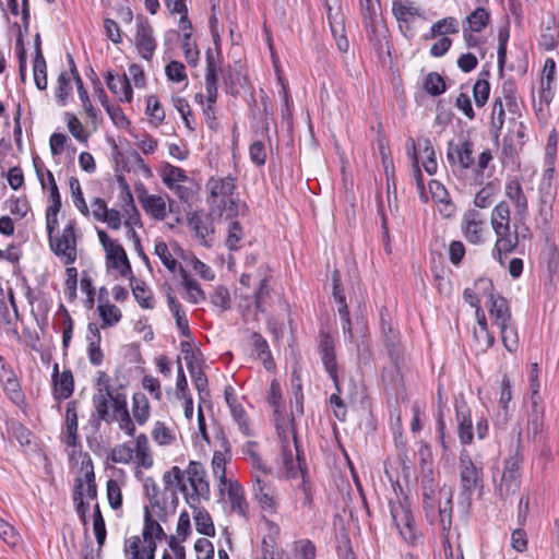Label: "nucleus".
Listing matches in <instances>:
<instances>
[{
    "instance_id": "obj_1",
    "label": "nucleus",
    "mask_w": 559,
    "mask_h": 559,
    "mask_svg": "<svg viewBox=\"0 0 559 559\" xmlns=\"http://www.w3.org/2000/svg\"><path fill=\"white\" fill-rule=\"evenodd\" d=\"M423 497V510L429 524L433 525L439 520L442 532L448 535L452 526L453 489L451 486H442L436 491L433 473L429 468L424 471L420 478Z\"/></svg>"
},
{
    "instance_id": "obj_2",
    "label": "nucleus",
    "mask_w": 559,
    "mask_h": 559,
    "mask_svg": "<svg viewBox=\"0 0 559 559\" xmlns=\"http://www.w3.org/2000/svg\"><path fill=\"white\" fill-rule=\"evenodd\" d=\"M523 473V454L520 445H516L503 462V468L499 481L495 486V495L502 501H507L520 491Z\"/></svg>"
},
{
    "instance_id": "obj_3",
    "label": "nucleus",
    "mask_w": 559,
    "mask_h": 559,
    "mask_svg": "<svg viewBox=\"0 0 559 559\" xmlns=\"http://www.w3.org/2000/svg\"><path fill=\"white\" fill-rule=\"evenodd\" d=\"M389 509L392 521L402 538L411 545H416L419 542L421 535L418 533L415 526V521L408 499L406 497L403 500L391 499L389 501Z\"/></svg>"
},
{
    "instance_id": "obj_4",
    "label": "nucleus",
    "mask_w": 559,
    "mask_h": 559,
    "mask_svg": "<svg viewBox=\"0 0 559 559\" xmlns=\"http://www.w3.org/2000/svg\"><path fill=\"white\" fill-rule=\"evenodd\" d=\"M51 251L63 260L64 264H73L76 260L75 222L69 221L59 237L49 239Z\"/></svg>"
},
{
    "instance_id": "obj_5",
    "label": "nucleus",
    "mask_w": 559,
    "mask_h": 559,
    "mask_svg": "<svg viewBox=\"0 0 559 559\" xmlns=\"http://www.w3.org/2000/svg\"><path fill=\"white\" fill-rule=\"evenodd\" d=\"M475 286L484 293H488L490 301L489 313L493 318L498 326L507 325L511 321V310L507 298L503 296H495L492 294V282L489 278H479Z\"/></svg>"
},
{
    "instance_id": "obj_6",
    "label": "nucleus",
    "mask_w": 559,
    "mask_h": 559,
    "mask_svg": "<svg viewBox=\"0 0 559 559\" xmlns=\"http://www.w3.org/2000/svg\"><path fill=\"white\" fill-rule=\"evenodd\" d=\"M473 143L468 139L457 142L450 141L447 147V159L453 171H464L475 164L473 157Z\"/></svg>"
},
{
    "instance_id": "obj_7",
    "label": "nucleus",
    "mask_w": 559,
    "mask_h": 559,
    "mask_svg": "<svg viewBox=\"0 0 559 559\" xmlns=\"http://www.w3.org/2000/svg\"><path fill=\"white\" fill-rule=\"evenodd\" d=\"M188 480L193 489L191 495H185L190 507L195 508L200 499L210 498V485L205 480V469L200 462L191 461L187 468Z\"/></svg>"
},
{
    "instance_id": "obj_8",
    "label": "nucleus",
    "mask_w": 559,
    "mask_h": 559,
    "mask_svg": "<svg viewBox=\"0 0 559 559\" xmlns=\"http://www.w3.org/2000/svg\"><path fill=\"white\" fill-rule=\"evenodd\" d=\"M318 352L324 370L333 381L335 390H338V365L336 361L335 343L331 334L321 330L319 332Z\"/></svg>"
},
{
    "instance_id": "obj_9",
    "label": "nucleus",
    "mask_w": 559,
    "mask_h": 559,
    "mask_svg": "<svg viewBox=\"0 0 559 559\" xmlns=\"http://www.w3.org/2000/svg\"><path fill=\"white\" fill-rule=\"evenodd\" d=\"M380 329L388 354L395 368L399 369L400 360L402 358L400 333L393 328L385 308H382L380 311Z\"/></svg>"
},
{
    "instance_id": "obj_10",
    "label": "nucleus",
    "mask_w": 559,
    "mask_h": 559,
    "mask_svg": "<svg viewBox=\"0 0 559 559\" xmlns=\"http://www.w3.org/2000/svg\"><path fill=\"white\" fill-rule=\"evenodd\" d=\"M153 33L154 31L148 20L139 15L136 17V33L134 40L138 52L145 60H151L156 49V41Z\"/></svg>"
},
{
    "instance_id": "obj_11",
    "label": "nucleus",
    "mask_w": 559,
    "mask_h": 559,
    "mask_svg": "<svg viewBox=\"0 0 559 559\" xmlns=\"http://www.w3.org/2000/svg\"><path fill=\"white\" fill-rule=\"evenodd\" d=\"M294 444L296 450V457L294 459L293 451L288 444L286 437L282 440V459L288 478L299 477V473L307 472V463L302 450L299 447L297 436L294 435Z\"/></svg>"
},
{
    "instance_id": "obj_12",
    "label": "nucleus",
    "mask_w": 559,
    "mask_h": 559,
    "mask_svg": "<svg viewBox=\"0 0 559 559\" xmlns=\"http://www.w3.org/2000/svg\"><path fill=\"white\" fill-rule=\"evenodd\" d=\"M392 13L399 22V27L403 35L407 38L415 36V32L411 24L416 17L421 16L419 8L415 7L408 0H394L392 3Z\"/></svg>"
},
{
    "instance_id": "obj_13",
    "label": "nucleus",
    "mask_w": 559,
    "mask_h": 559,
    "mask_svg": "<svg viewBox=\"0 0 559 559\" xmlns=\"http://www.w3.org/2000/svg\"><path fill=\"white\" fill-rule=\"evenodd\" d=\"M51 381L53 385L55 400L60 402L72 396L74 391V378L70 369H64L61 373H59V365L55 364L52 368Z\"/></svg>"
},
{
    "instance_id": "obj_14",
    "label": "nucleus",
    "mask_w": 559,
    "mask_h": 559,
    "mask_svg": "<svg viewBox=\"0 0 559 559\" xmlns=\"http://www.w3.org/2000/svg\"><path fill=\"white\" fill-rule=\"evenodd\" d=\"M504 192L514 205L516 218L525 222L528 217V202L520 181L516 178L509 180Z\"/></svg>"
},
{
    "instance_id": "obj_15",
    "label": "nucleus",
    "mask_w": 559,
    "mask_h": 559,
    "mask_svg": "<svg viewBox=\"0 0 559 559\" xmlns=\"http://www.w3.org/2000/svg\"><path fill=\"white\" fill-rule=\"evenodd\" d=\"M455 418L457 421V436L461 443H472L474 435L471 409L464 400L455 402Z\"/></svg>"
},
{
    "instance_id": "obj_16",
    "label": "nucleus",
    "mask_w": 559,
    "mask_h": 559,
    "mask_svg": "<svg viewBox=\"0 0 559 559\" xmlns=\"http://www.w3.org/2000/svg\"><path fill=\"white\" fill-rule=\"evenodd\" d=\"M483 225L484 221L477 210L472 209L464 213L462 219V231L469 243L477 245L483 241Z\"/></svg>"
},
{
    "instance_id": "obj_17",
    "label": "nucleus",
    "mask_w": 559,
    "mask_h": 559,
    "mask_svg": "<svg viewBox=\"0 0 559 559\" xmlns=\"http://www.w3.org/2000/svg\"><path fill=\"white\" fill-rule=\"evenodd\" d=\"M497 235V240L493 247V254L497 253L499 255V262L502 264V254L511 253L519 245L520 241V233L518 225H514V230L511 231L510 225L507 226V230H499Z\"/></svg>"
},
{
    "instance_id": "obj_18",
    "label": "nucleus",
    "mask_w": 559,
    "mask_h": 559,
    "mask_svg": "<svg viewBox=\"0 0 559 559\" xmlns=\"http://www.w3.org/2000/svg\"><path fill=\"white\" fill-rule=\"evenodd\" d=\"M219 69L212 49L209 48L206 51L205 90L206 99L210 104H215L217 99V71Z\"/></svg>"
},
{
    "instance_id": "obj_19",
    "label": "nucleus",
    "mask_w": 559,
    "mask_h": 559,
    "mask_svg": "<svg viewBox=\"0 0 559 559\" xmlns=\"http://www.w3.org/2000/svg\"><path fill=\"white\" fill-rule=\"evenodd\" d=\"M253 496L263 510L270 513H274L276 511L273 488L258 475H254Z\"/></svg>"
},
{
    "instance_id": "obj_20",
    "label": "nucleus",
    "mask_w": 559,
    "mask_h": 559,
    "mask_svg": "<svg viewBox=\"0 0 559 559\" xmlns=\"http://www.w3.org/2000/svg\"><path fill=\"white\" fill-rule=\"evenodd\" d=\"M462 493L469 497L473 491L483 487V468L477 465L460 468Z\"/></svg>"
},
{
    "instance_id": "obj_21",
    "label": "nucleus",
    "mask_w": 559,
    "mask_h": 559,
    "mask_svg": "<svg viewBox=\"0 0 559 559\" xmlns=\"http://www.w3.org/2000/svg\"><path fill=\"white\" fill-rule=\"evenodd\" d=\"M227 495L233 512L242 518H247L249 506L246 501L243 488L237 480H229L227 484Z\"/></svg>"
},
{
    "instance_id": "obj_22",
    "label": "nucleus",
    "mask_w": 559,
    "mask_h": 559,
    "mask_svg": "<svg viewBox=\"0 0 559 559\" xmlns=\"http://www.w3.org/2000/svg\"><path fill=\"white\" fill-rule=\"evenodd\" d=\"M106 84L109 91L117 95L120 102L130 103L132 100V87L127 74L116 79L111 71L106 74Z\"/></svg>"
},
{
    "instance_id": "obj_23",
    "label": "nucleus",
    "mask_w": 559,
    "mask_h": 559,
    "mask_svg": "<svg viewBox=\"0 0 559 559\" xmlns=\"http://www.w3.org/2000/svg\"><path fill=\"white\" fill-rule=\"evenodd\" d=\"M64 443L70 448H75L80 444L78 436V414L75 401H70L67 404Z\"/></svg>"
},
{
    "instance_id": "obj_24",
    "label": "nucleus",
    "mask_w": 559,
    "mask_h": 559,
    "mask_svg": "<svg viewBox=\"0 0 559 559\" xmlns=\"http://www.w3.org/2000/svg\"><path fill=\"white\" fill-rule=\"evenodd\" d=\"M139 200L144 211L154 219L163 221L166 217V202L162 197L155 194L148 195L144 190L143 193L139 195Z\"/></svg>"
},
{
    "instance_id": "obj_25",
    "label": "nucleus",
    "mask_w": 559,
    "mask_h": 559,
    "mask_svg": "<svg viewBox=\"0 0 559 559\" xmlns=\"http://www.w3.org/2000/svg\"><path fill=\"white\" fill-rule=\"evenodd\" d=\"M207 186L212 198L222 197L221 205L225 209L226 201L224 199L233 195L236 189L235 178L231 176H227L225 178H211Z\"/></svg>"
},
{
    "instance_id": "obj_26",
    "label": "nucleus",
    "mask_w": 559,
    "mask_h": 559,
    "mask_svg": "<svg viewBox=\"0 0 559 559\" xmlns=\"http://www.w3.org/2000/svg\"><path fill=\"white\" fill-rule=\"evenodd\" d=\"M110 397H112L111 393L97 392L93 395V406L95 408L97 420L96 427L98 428L100 421H105L107 424L112 423L116 419L115 415L109 413V403Z\"/></svg>"
},
{
    "instance_id": "obj_27",
    "label": "nucleus",
    "mask_w": 559,
    "mask_h": 559,
    "mask_svg": "<svg viewBox=\"0 0 559 559\" xmlns=\"http://www.w3.org/2000/svg\"><path fill=\"white\" fill-rule=\"evenodd\" d=\"M179 275L181 277V283L185 286L188 300L194 305L200 304L206 300V296L204 290L201 288L200 284L191 278L190 274L182 267H179Z\"/></svg>"
},
{
    "instance_id": "obj_28",
    "label": "nucleus",
    "mask_w": 559,
    "mask_h": 559,
    "mask_svg": "<svg viewBox=\"0 0 559 559\" xmlns=\"http://www.w3.org/2000/svg\"><path fill=\"white\" fill-rule=\"evenodd\" d=\"M510 225V207L506 201L498 203L491 213V226L495 234H499V230H507V226Z\"/></svg>"
},
{
    "instance_id": "obj_29",
    "label": "nucleus",
    "mask_w": 559,
    "mask_h": 559,
    "mask_svg": "<svg viewBox=\"0 0 559 559\" xmlns=\"http://www.w3.org/2000/svg\"><path fill=\"white\" fill-rule=\"evenodd\" d=\"M251 341L258 354V358L263 362L264 367L267 370L274 368V360L266 340L260 333L254 332L252 333Z\"/></svg>"
},
{
    "instance_id": "obj_30",
    "label": "nucleus",
    "mask_w": 559,
    "mask_h": 559,
    "mask_svg": "<svg viewBox=\"0 0 559 559\" xmlns=\"http://www.w3.org/2000/svg\"><path fill=\"white\" fill-rule=\"evenodd\" d=\"M132 414L139 425H144L150 417V404L144 393L138 392L132 397Z\"/></svg>"
},
{
    "instance_id": "obj_31",
    "label": "nucleus",
    "mask_w": 559,
    "mask_h": 559,
    "mask_svg": "<svg viewBox=\"0 0 559 559\" xmlns=\"http://www.w3.org/2000/svg\"><path fill=\"white\" fill-rule=\"evenodd\" d=\"M98 311L103 329L117 324L122 317L120 309L108 300L98 305Z\"/></svg>"
},
{
    "instance_id": "obj_32",
    "label": "nucleus",
    "mask_w": 559,
    "mask_h": 559,
    "mask_svg": "<svg viewBox=\"0 0 559 559\" xmlns=\"http://www.w3.org/2000/svg\"><path fill=\"white\" fill-rule=\"evenodd\" d=\"M490 21V13L483 7L475 9L465 19V23L471 32H481Z\"/></svg>"
},
{
    "instance_id": "obj_33",
    "label": "nucleus",
    "mask_w": 559,
    "mask_h": 559,
    "mask_svg": "<svg viewBox=\"0 0 559 559\" xmlns=\"http://www.w3.org/2000/svg\"><path fill=\"white\" fill-rule=\"evenodd\" d=\"M162 540L166 538V533L164 532L163 527L157 523L151 514V511L148 507H145L144 509V527L142 532V536L144 540H151V537Z\"/></svg>"
},
{
    "instance_id": "obj_34",
    "label": "nucleus",
    "mask_w": 559,
    "mask_h": 559,
    "mask_svg": "<svg viewBox=\"0 0 559 559\" xmlns=\"http://www.w3.org/2000/svg\"><path fill=\"white\" fill-rule=\"evenodd\" d=\"M160 176L163 182L170 189L180 181H187L188 176L182 168L165 163L162 167Z\"/></svg>"
},
{
    "instance_id": "obj_35",
    "label": "nucleus",
    "mask_w": 559,
    "mask_h": 559,
    "mask_svg": "<svg viewBox=\"0 0 559 559\" xmlns=\"http://www.w3.org/2000/svg\"><path fill=\"white\" fill-rule=\"evenodd\" d=\"M135 300L143 309H153L154 299L152 292L143 281H135L130 284Z\"/></svg>"
},
{
    "instance_id": "obj_36",
    "label": "nucleus",
    "mask_w": 559,
    "mask_h": 559,
    "mask_svg": "<svg viewBox=\"0 0 559 559\" xmlns=\"http://www.w3.org/2000/svg\"><path fill=\"white\" fill-rule=\"evenodd\" d=\"M84 484L82 478H76L75 486L73 489V502L75 504V511L79 518L82 520L84 524L87 523V512L90 510V504L84 502Z\"/></svg>"
},
{
    "instance_id": "obj_37",
    "label": "nucleus",
    "mask_w": 559,
    "mask_h": 559,
    "mask_svg": "<svg viewBox=\"0 0 559 559\" xmlns=\"http://www.w3.org/2000/svg\"><path fill=\"white\" fill-rule=\"evenodd\" d=\"M188 371H189V373L192 378L193 384L199 393V401H200L199 405L202 406V404L205 403L206 400L210 397V391L207 389V384H209L207 377L202 371L201 367H197V368L188 370Z\"/></svg>"
},
{
    "instance_id": "obj_38",
    "label": "nucleus",
    "mask_w": 559,
    "mask_h": 559,
    "mask_svg": "<svg viewBox=\"0 0 559 559\" xmlns=\"http://www.w3.org/2000/svg\"><path fill=\"white\" fill-rule=\"evenodd\" d=\"M423 88L429 95L436 97L447 91V85L443 78L437 72H429L424 79Z\"/></svg>"
},
{
    "instance_id": "obj_39",
    "label": "nucleus",
    "mask_w": 559,
    "mask_h": 559,
    "mask_svg": "<svg viewBox=\"0 0 559 559\" xmlns=\"http://www.w3.org/2000/svg\"><path fill=\"white\" fill-rule=\"evenodd\" d=\"M512 400L511 392V382L507 374L503 376L501 382V393L499 399L500 412L498 414L499 417L502 418L503 423H507L509 419V403Z\"/></svg>"
},
{
    "instance_id": "obj_40",
    "label": "nucleus",
    "mask_w": 559,
    "mask_h": 559,
    "mask_svg": "<svg viewBox=\"0 0 559 559\" xmlns=\"http://www.w3.org/2000/svg\"><path fill=\"white\" fill-rule=\"evenodd\" d=\"M135 453L138 463L145 468H148L153 465V459L150 453L148 440L144 433H141L136 437L135 440Z\"/></svg>"
},
{
    "instance_id": "obj_41",
    "label": "nucleus",
    "mask_w": 559,
    "mask_h": 559,
    "mask_svg": "<svg viewBox=\"0 0 559 559\" xmlns=\"http://www.w3.org/2000/svg\"><path fill=\"white\" fill-rule=\"evenodd\" d=\"M530 377H531V386L533 389V393H532L533 412L531 414V417H532V423L535 425V428H537L538 420H539L540 414H542L538 409V405H537V401H536V397L538 396V388H539L538 365L537 364H532Z\"/></svg>"
},
{
    "instance_id": "obj_42",
    "label": "nucleus",
    "mask_w": 559,
    "mask_h": 559,
    "mask_svg": "<svg viewBox=\"0 0 559 559\" xmlns=\"http://www.w3.org/2000/svg\"><path fill=\"white\" fill-rule=\"evenodd\" d=\"M3 391L7 396L17 406L24 404L25 395L22 391L21 384L17 380V377L9 378L7 381L2 382Z\"/></svg>"
},
{
    "instance_id": "obj_43",
    "label": "nucleus",
    "mask_w": 559,
    "mask_h": 559,
    "mask_svg": "<svg viewBox=\"0 0 559 559\" xmlns=\"http://www.w3.org/2000/svg\"><path fill=\"white\" fill-rule=\"evenodd\" d=\"M195 528L199 534L205 536H214L215 527L210 513L204 510H198L194 514Z\"/></svg>"
},
{
    "instance_id": "obj_44",
    "label": "nucleus",
    "mask_w": 559,
    "mask_h": 559,
    "mask_svg": "<svg viewBox=\"0 0 559 559\" xmlns=\"http://www.w3.org/2000/svg\"><path fill=\"white\" fill-rule=\"evenodd\" d=\"M154 251L169 272L174 273L181 266L169 251V248L165 241L156 242Z\"/></svg>"
},
{
    "instance_id": "obj_45",
    "label": "nucleus",
    "mask_w": 559,
    "mask_h": 559,
    "mask_svg": "<svg viewBox=\"0 0 559 559\" xmlns=\"http://www.w3.org/2000/svg\"><path fill=\"white\" fill-rule=\"evenodd\" d=\"M365 28L369 40L377 49L382 48V40L385 39L388 29L384 25L379 26L377 21L365 22Z\"/></svg>"
},
{
    "instance_id": "obj_46",
    "label": "nucleus",
    "mask_w": 559,
    "mask_h": 559,
    "mask_svg": "<svg viewBox=\"0 0 559 559\" xmlns=\"http://www.w3.org/2000/svg\"><path fill=\"white\" fill-rule=\"evenodd\" d=\"M69 186H70L74 205L84 216H88L90 210H88L85 199L83 197L80 181L75 177H70Z\"/></svg>"
},
{
    "instance_id": "obj_47",
    "label": "nucleus",
    "mask_w": 559,
    "mask_h": 559,
    "mask_svg": "<svg viewBox=\"0 0 559 559\" xmlns=\"http://www.w3.org/2000/svg\"><path fill=\"white\" fill-rule=\"evenodd\" d=\"M210 301L214 307L219 308L221 311L229 310L231 307L229 290L222 285L214 288L210 295Z\"/></svg>"
},
{
    "instance_id": "obj_48",
    "label": "nucleus",
    "mask_w": 559,
    "mask_h": 559,
    "mask_svg": "<svg viewBox=\"0 0 559 559\" xmlns=\"http://www.w3.org/2000/svg\"><path fill=\"white\" fill-rule=\"evenodd\" d=\"M545 183L539 187V202H540V209L539 214L544 217V221H547L551 216V210H552V201H554V192L552 187L548 182L547 183V190L544 192Z\"/></svg>"
},
{
    "instance_id": "obj_49",
    "label": "nucleus",
    "mask_w": 559,
    "mask_h": 559,
    "mask_svg": "<svg viewBox=\"0 0 559 559\" xmlns=\"http://www.w3.org/2000/svg\"><path fill=\"white\" fill-rule=\"evenodd\" d=\"M187 219L188 225L195 233V236L201 239H205V237L213 231L209 228L206 222L199 212L189 213Z\"/></svg>"
},
{
    "instance_id": "obj_50",
    "label": "nucleus",
    "mask_w": 559,
    "mask_h": 559,
    "mask_svg": "<svg viewBox=\"0 0 559 559\" xmlns=\"http://www.w3.org/2000/svg\"><path fill=\"white\" fill-rule=\"evenodd\" d=\"M356 356L357 364L359 366H367L371 362L372 352L370 348V337L366 334L361 336L359 341L356 343Z\"/></svg>"
},
{
    "instance_id": "obj_51",
    "label": "nucleus",
    "mask_w": 559,
    "mask_h": 559,
    "mask_svg": "<svg viewBox=\"0 0 559 559\" xmlns=\"http://www.w3.org/2000/svg\"><path fill=\"white\" fill-rule=\"evenodd\" d=\"M459 22L455 17L449 16L432 24V35H447L459 33Z\"/></svg>"
},
{
    "instance_id": "obj_52",
    "label": "nucleus",
    "mask_w": 559,
    "mask_h": 559,
    "mask_svg": "<svg viewBox=\"0 0 559 559\" xmlns=\"http://www.w3.org/2000/svg\"><path fill=\"white\" fill-rule=\"evenodd\" d=\"M212 468L214 476L219 479V486H226L229 480L226 478V459L222 452H214L212 459Z\"/></svg>"
},
{
    "instance_id": "obj_53",
    "label": "nucleus",
    "mask_w": 559,
    "mask_h": 559,
    "mask_svg": "<svg viewBox=\"0 0 559 559\" xmlns=\"http://www.w3.org/2000/svg\"><path fill=\"white\" fill-rule=\"evenodd\" d=\"M163 481L165 484V490H168L174 485L180 487V491L187 495V486L182 484V472L178 466H173L169 471L164 473Z\"/></svg>"
},
{
    "instance_id": "obj_54",
    "label": "nucleus",
    "mask_w": 559,
    "mask_h": 559,
    "mask_svg": "<svg viewBox=\"0 0 559 559\" xmlns=\"http://www.w3.org/2000/svg\"><path fill=\"white\" fill-rule=\"evenodd\" d=\"M93 526L96 542L99 547H102L106 539V526L105 520L102 515L99 504L96 503L94 506V514H93Z\"/></svg>"
},
{
    "instance_id": "obj_55",
    "label": "nucleus",
    "mask_w": 559,
    "mask_h": 559,
    "mask_svg": "<svg viewBox=\"0 0 559 559\" xmlns=\"http://www.w3.org/2000/svg\"><path fill=\"white\" fill-rule=\"evenodd\" d=\"M105 251L107 264L114 269H118L119 263L128 258L124 249L117 241L112 246L107 247Z\"/></svg>"
},
{
    "instance_id": "obj_56",
    "label": "nucleus",
    "mask_w": 559,
    "mask_h": 559,
    "mask_svg": "<svg viewBox=\"0 0 559 559\" xmlns=\"http://www.w3.org/2000/svg\"><path fill=\"white\" fill-rule=\"evenodd\" d=\"M489 93H490L489 82L485 79H478L473 87V96H474L476 106L483 107L489 98Z\"/></svg>"
},
{
    "instance_id": "obj_57",
    "label": "nucleus",
    "mask_w": 559,
    "mask_h": 559,
    "mask_svg": "<svg viewBox=\"0 0 559 559\" xmlns=\"http://www.w3.org/2000/svg\"><path fill=\"white\" fill-rule=\"evenodd\" d=\"M68 121V129L70 133L82 143H86L88 140V133L84 131L81 121L73 114H66Z\"/></svg>"
},
{
    "instance_id": "obj_58",
    "label": "nucleus",
    "mask_w": 559,
    "mask_h": 559,
    "mask_svg": "<svg viewBox=\"0 0 559 559\" xmlns=\"http://www.w3.org/2000/svg\"><path fill=\"white\" fill-rule=\"evenodd\" d=\"M133 452L134 450L128 443H122L111 450L109 457L115 463L127 464L132 461Z\"/></svg>"
},
{
    "instance_id": "obj_59",
    "label": "nucleus",
    "mask_w": 559,
    "mask_h": 559,
    "mask_svg": "<svg viewBox=\"0 0 559 559\" xmlns=\"http://www.w3.org/2000/svg\"><path fill=\"white\" fill-rule=\"evenodd\" d=\"M107 498L109 506L114 510H118L121 508L122 504V495L121 489L117 480L109 479L107 481Z\"/></svg>"
},
{
    "instance_id": "obj_60",
    "label": "nucleus",
    "mask_w": 559,
    "mask_h": 559,
    "mask_svg": "<svg viewBox=\"0 0 559 559\" xmlns=\"http://www.w3.org/2000/svg\"><path fill=\"white\" fill-rule=\"evenodd\" d=\"M166 76L173 82H182L187 79L186 68L182 62L170 61L165 68Z\"/></svg>"
},
{
    "instance_id": "obj_61",
    "label": "nucleus",
    "mask_w": 559,
    "mask_h": 559,
    "mask_svg": "<svg viewBox=\"0 0 559 559\" xmlns=\"http://www.w3.org/2000/svg\"><path fill=\"white\" fill-rule=\"evenodd\" d=\"M495 194V186L492 183H487L484 188H481L475 195L474 204L477 207L486 209L491 205L492 197Z\"/></svg>"
},
{
    "instance_id": "obj_62",
    "label": "nucleus",
    "mask_w": 559,
    "mask_h": 559,
    "mask_svg": "<svg viewBox=\"0 0 559 559\" xmlns=\"http://www.w3.org/2000/svg\"><path fill=\"white\" fill-rule=\"evenodd\" d=\"M249 156L251 162L258 166H264L266 162V151L262 141H254L249 147Z\"/></svg>"
},
{
    "instance_id": "obj_63",
    "label": "nucleus",
    "mask_w": 559,
    "mask_h": 559,
    "mask_svg": "<svg viewBox=\"0 0 559 559\" xmlns=\"http://www.w3.org/2000/svg\"><path fill=\"white\" fill-rule=\"evenodd\" d=\"M295 551L299 559H314L317 549L314 544L306 538L295 543Z\"/></svg>"
},
{
    "instance_id": "obj_64",
    "label": "nucleus",
    "mask_w": 559,
    "mask_h": 559,
    "mask_svg": "<svg viewBox=\"0 0 559 559\" xmlns=\"http://www.w3.org/2000/svg\"><path fill=\"white\" fill-rule=\"evenodd\" d=\"M194 550L197 552V559H213L214 558V546L206 538H199L194 544Z\"/></svg>"
}]
</instances>
